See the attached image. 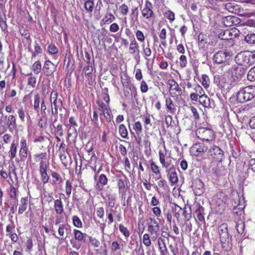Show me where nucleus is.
I'll use <instances>...</instances> for the list:
<instances>
[{
    "label": "nucleus",
    "mask_w": 255,
    "mask_h": 255,
    "mask_svg": "<svg viewBox=\"0 0 255 255\" xmlns=\"http://www.w3.org/2000/svg\"><path fill=\"white\" fill-rule=\"evenodd\" d=\"M92 122L93 125L96 127H99V122H98V115L97 113V111L96 110H95L93 112V115L92 118H91Z\"/></svg>",
    "instance_id": "obj_45"
},
{
    "label": "nucleus",
    "mask_w": 255,
    "mask_h": 255,
    "mask_svg": "<svg viewBox=\"0 0 255 255\" xmlns=\"http://www.w3.org/2000/svg\"><path fill=\"white\" fill-rule=\"evenodd\" d=\"M96 103L99 106V110L101 111L102 113L110 110L109 104H105L100 100H97Z\"/></svg>",
    "instance_id": "obj_37"
},
{
    "label": "nucleus",
    "mask_w": 255,
    "mask_h": 255,
    "mask_svg": "<svg viewBox=\"0 0 255 255\" xmlns=\"http://www.w3.org/2000/svg\"><path fill=\"white\" fill-rule=\"evenodd\" d=\"M94 2L92 0H86L84 3V7L87 12H91L94 8Z\"/></svg>",
    "instance_id": "obj_36"
},
{
    "label": "nucleus",
    "mask_w": 255,
    "mask_h": 255,
    "mask_svg": "<svg viewBox=\"0 0 255 255\" xmlns=\"http://www.w3.org/2000/svg\"><path fill=\"white\" fill-rule=\"evenodd\" d=\"M208 148V145L204 143H197L191 146L190 148V152L192 155L197 156L200 153L207 152Z\"/></svg>",
    "instance_id": "obj_11"
},
{
    "label": "nucleus",
    "mask_w": 255,
    "mask_h": 255,
    "mask_svg": "<svg viewBox=\"0 0 255 255\" xmlns=\"http://www.w3.org/2000/svg\"><path fill=\"white\" fill-rule=\"evenodd\" d=\"M110 109L108 110L107 111L103 112L102 114H100V116H101L102 115H104V117L105 118L106 121L108 122H111L113 118L112 115L110 113Z\"/></svg>",
    "instance_id": "obj_59"
},
{
    "label": "nucleus",
    "mask_w": 255,
    "mask_h": 255,
    "mask_svg": "<svg viewBox=\"0 0 255 255\" xmlns=\"http://www.w3.org/2000/svg\"><path fill=\"white\" fill-rule=\"evenodd\" d=\"M119 230L120 232L123 234V235L126 238H128L130 234L129 231L126 227L124 226L123 225L120 224L119 225Z\"/></svg>",
    "instance_id": "obj_51"
},
{
    "label": "nucleus",
    "mask_w": 255,
    "mask_h": 255,
    "mask_svg": "<svg viewBox=\"0 0 255 255\" xmlns=\"http://www.w3.org/2000/svg\"><path fill=\"white\" fill-rule=\"evenodd\" d=\"M120 10L121 12V13L124 15H126L128 14V6L125 3L122 4L121 6L120 7Z\"/></svg>",
    "instance_id": "obj_62"
},
{
    "label": "nucleus",
    "mask_w": 255,
    "mask_h": 255,
    "mask_svg": "<svg viewBox=\"0 0 255 255\" xmlns=\"http://www.w3.org/2000/svg\"><path fill=\"white\" fill-rule=\"evenodd\" d=\"M196 135L202 140L210 141L214 137L213 131L210 129L201 128L196 131Z\"/></svg>",
    "instance_id": "obj_5"
},
{
    "label": "nucleus",
    "mask_w": 255,
    "mask_h": 255,
    "mask_svg": "<svg viewBox=\"0 0 255 255\" xmlns=\"http://www.w3.org/2000/svg\"><path fill=\"white\" fill-rule=\"evenodd\" d=\"M166 155V151L159 150V157L160 163L162 165V167L165 168L167 166L172 164L171 160L168 158H165Z\"/></svg>",
    "instance_id": "obj_19"
},
{
    "label": "nucleus",
    "mask_w": 255,
    "mask_h": 255,
    "mask_svg": "<svg viewBox=\"0 0 255 255\" xmlns=\"http://www.w3.org/2000/svg\"><path fill=\"white\" fill-rule=\"evenodd\" d=\"M168 178L171 185H175L178 181L177 173L174 165L172 164L165 167Z\"/></svg>",
    "instance_id": "obj_8"
},
{
    "label": "nucleus",
    "mask_w": 255,
    "mask_h": 255,
    "mask_svg": "<svg viewBox=\"0 0 255 255\" xmlns=\"http://www.w3.org/2000/svg\"><path fill=\"white\" fill-rule=\"evenodd\" d=\"M143 243L146 247H149L151 245V241L149 235L148 234H145L143 236Z\"/></svg>",
    "instance_id": "obj_55"
},
{
    "label": "nucleus",
    "mask_w": 255,
    "mask_h": 255,
    "mask_svg": "<svg viewBox=\"0 0 255 255\" xmlns=\"http://www.w3.org/2000/svg\"><path fill=\"white\" fill-rule=\"evenodd\" d=\"M20 202L18 213L19 214H22L27 209V198H22Z\"/></svg>",
    "instance_id": "obj_25"
},
{
    "label": "nucleus",
    "mask_w": 255,
    "mask_h": 255,
    "mask_svg": "<svg viewBox=\"0 0 255 255\" xmlns=\"http://www.w3.org/2000/svg\"><path fill=\"white\" fill-rule=\"evenodd\" d=\"M55 69V65L50 60H46L42 68L44 74L46 76H51Z\"/></svg>",
    "instance_id": "obj_17"
},
{
    "label": "nucleus",
    "mask_w": 255,
    "mask_h": 255,
    "mask_svg": "<svg viewBox=\"0 0 255 255\" xmlns=\"http://www.w3.org/2000/svg\"><path fill=\"white\" fill-rule=\"evenodd\" d=\"M157 241L160 255H167L168 251L164 240L161 238H159L158 239Z\"/></svg>",
    "instance_id": "obj_23"
},
{
    "label": "nucleus",
    "mask_w": 255,
    "mask_h": 255,
    "mask_svg": "<svg viewBox=\"0 0 255 255\" xmlns=\"http://www.w3.org/2000/svg\"><path fill=\"white\" fill-rule=\"evenodd\" d=\"M72 220L74 225L77 228H81L82 226V223L79 219V218L77 216H74L72 217Z\"/></svg>",
    "instance_id": "obj_52"
},
{
    "label": "nucleus",
    "mask_w": 255,
    "mask_h": 255,
    "mask_svg": "<svg viewBox=\"0 0 255 255\" xmlns=\"http://www.w3.org/2000/svg\"><path fill=\"white\" fill-rule=\"evenodd\" d=\"M53 92L51 94V114L53 116H57L58 114V108L61 107L62 105L61 99L57 100V93H55L52 97Z\"/></svg>",
    "instance_id": "obj_13"
},
{
    "label": "nucleus",
    "mask_w": 255,
    "mask_h": 255,
    "mask_svg": "<svg viewBox=\"0 0 255 255\" xmlns=\"http://www.w3.org/2000/svg\"><path fill=\"white\" fill-rule=\"evenodd\" d=\"M248 166V173L250 170H252L254 172H255V158H252L249 161Z\"/></svg>",
    "instance_id": "obj_54"
},
{
    "label": "nucleus",
    "mask_w": 255,
    "mask_h": 255,
    "mask_svg": "<svg viewBox=\"0 0 255 255\" xmlns=\"http://www.w3.org/2000/svg\"><path fill=\"white\" fill-rule=\"evenodd\" d=\"M133 128L136 132V134L139 135L142 130V127L141 123L139 121L136 122L133 125Z\"/></svg>",
    "instance_id": "obj_42"
},
{
    "label": "nucleus",
    "mask_w": 255,
    "mask_h": 255,
    "mask_svg": "<svg viewBox=\"0 0 255 255\" xmlns=\"http://www.w3.org/2000/svg\"><path fill=\"white\" fill-rule=\"evenodd\" d=\"M117 184L119 188V192L125 193L128 188V179L127 177L122 174L117 177Z\"/></svg>",
    "instance_id": "obj_12"
},
{
    "label": "nucleus",
    "mask_w": 255,
    "mask_h": 255,
    "mask_svg": "<svg viewBox=\"0 0 255 255\" xmlns=\"http://www.w3.org/2000/svg\"><path fill=\"white\" fill-rule=\"evenodd\" d=\"M233 213L237 216H241L244 213V208L241 207L240 205H238L237 206L234 207Z\"/></svg>",
    "instance_id": "obj_48"
},
{
    "label": "nucleus",
    "mask_w": 255,
    "mask_h": 255,
    "mask_svg": "<svg viewBox=\"0 0 255 255\" xmlns=\"http://www.w3.org/2000/svg\"><path fill=\"white\" fill-rule=\"evenodd\" d=\"M135 36L137 39L140 42H143L145 40V36L143 32L139 30L136 31Z\"/></svg>",
    "instance_id": "obj_56"
},
{
    "label": "nucleus",
    "mask_w": 255,
    "mask_h": 255,
    "mask_svg": "<svg viewBox=\"0 0 255 255\" xmlns=\"http://www.w3.org/2000/svg\"><path fill=\"white\" fill-rule=\"evenodd\" d=\"M31 75L28 79V85L31 86L33 88L35 87L36 83V78L32 76L31 73L29 74Z\"/></svg>",
    "instance_id": "obj_58"
},
{
    "label": "nucleus",
    "mask_w": 255,
    "mask_h": 255,
    "mask_svg": "<svg viewBox=\"0 0 255 255\" xmlns=\"http://www.w3.org/2000/svg\"><path fill=\"white\" fill-rule=\"evenodd\" d=\"M16 189L13 185H11L8 190L9 197L11 198L15 199L16 197Z\"/></svg>",
    "instance_id": "obj_50"
},
{
    "label": "nucleus",
    "mask_w": 255,
    "mask_h": 255,
    "mask_svg": "<svg viewBox=\"0 0 255 255\" xmlns=\"http://www.w3.org/2000/svg\"><path fill=\"white\" fill-rule=\"evenodd\" d=\"M250 56L248 54V52H244L238 53L236 57V61L239 65L251 66L250 61Z\"/></svg>",
    "instance_id": "obj_14"
},
{
    "label": "nucleus",
    "mask_w": 255,
    "mask_h": 255,
    "mask_svg": "<svg viewBox=\"0 0 255 255\" xmlns=\"http://www.w3.org/2000/svg\"><path fill=\"white\" fill-rule=\"evenodd\" d=\"M167 84L169 86L170 91L175 90L178 91L180 90V88L177 83L173 79H169L167 81Z\"/></svg>",
    "instance_id": "obj_29"
},
{
    "label": "nucleus",
    "mask_w": 255,
    "mask_h": 255,
    "mask_svg": "<svg viewBox=\"0 0 255 255\" xmlns=\"http://www.w3.org/2000/svg\"><path fill=\"white\" fill-rule=\"evenodd\" d=\"M40 98L39 94H36L34 97V109L36 113H38L40 111V104H41Z\"/></svg>",
    "instance_id": "obj_30"
},
{
    "label": "nucleus",
    "mask_w": 255,
    "mask_h": 255,
    "mask_svg": "<svg viewBox=\"0 0 255 255\" xmlns=\"http://www.w3.org/2000/svg\"><path fill=\"white\" fill-rule=\"evenodd\" d=\"M179 60L180 67H185L187 63L186 57L185 55H181L179 58Z\"/></svg>",
    "instance_id": "obj_63"
},
{
    "label": "nucleus",
    "mask_w": 255,
    "mask_h": 255,
    "mask_svg": "<svg viewBox=\"0 0 255 255\" xmlns=\"http://www.w3.org/2000/svg\"><path fill=\"white\" fill-rule=\"evenodd\" d=\"M159 36L160 38L162 40L161 42V44L164 46H166V42L165 39L166 38V30L165 28H163L161 30L159 34Z\"/></svg>",
    "instance_id": "obj_40"
},
{
    "label": "nucleus",
    "mask_w": 255,
    "mask_h": 255,
    "mask_svg": "<svg viewBox=\"0 0 255 255\" xmlns=\"http://www.w3.org/2000/svg\"><path fill=\"white\" fill-rule=\"evenodd\" d=\"M48 50L51 54H55L58 52V49L53 44H50L48 45Z\"/></svg>",
    "instance_id": "obj_53"
},
{
    "label": "nucleus",
    "mask_w": 255,
    "mask_h": 255,
    "mask_svg": "<svg viewBox=\"0 0 255 255\" xmlns=\"http://www.w3.org/2000/svg\"><path fill=\"white\" fill-rule=\"evenodd\" d=\"M51 176L54 179L53 182L55 184H59L62 182V178L60 175L56 172H52Z\"/></svg>",
    "instance_id": "obj_43"
},
{
    "label": "nucleus",
    "mask_w": 255,
    "mask_h": 255,
    "mask_svg": "<svg viewBox=\"0 0 255 255\" xmlns=\"http://www.w3.org/2000/svg\"><path fill=\"white\" fill-rule=\"evenodd\" d=\"M208 157L216 162H220L224 158L223 151L218 146L212 145L207 151Z\"/></svg>",
    "instance_id": "obj_4"
},
{
    "label": "nucleus",
    "mask_w": 255,
    "mask_h": 255,
    "mask_svg": "<svg viewBox=\"0 0 255 255\" xmlns=\"http://www.w3.org/2000/svg\"><path fill=\"white\" fill-rule=\"evenodd\" d=\"M192 188L194 194L197 196L202 195L205 190L204 184L201 180L199 178L193 180L192 184Z\"/></svg>",
    "instance_id": "obj_15"
},
{
    "label": "nucleus",
    "mask_w": 255,
    "mask_h": 255,
    "mask_svg": "<svg viewBox=\"0 0 255 255\" xmlns=\"http://www.w3.org/2000/svg\"><path fill=\"white\" fill-rule=\"evenodd\" d=\"M152 4L148 0L145 1L143 7H140L141 15L143 17L146 19H150L154 17V12L152 10Z\"/></svg>",
    "instance_id": "obj_7"
},
{
    "label": "nucleus",
    "mask_w": 255,
    "mask_h": 255,
    "mask_svg": "<svg viewBox=\"0 0 255 255\" xmlns=\"http://www.w3.org/2000/svg\"><path fill=\"white\" fill-rule=\"evenodd\" d=\"M245 40L249 44H255V34H249L246 36Z\"/></svg>",
    "instance_id": "obj_44"
},
{
    "label": "nucleus",
    "mask_w": 255,
    "mask_h": 255,
    "mask_svg": "<svg viewBox=\"0 0 255 255\" xmlns=\"http://www.w3.org/2000/svg\"><path fill=\"white\" fill-rule=\"evenodd\" d=\"M194 90L195 91V93H196L198 95H203L205 94V92L203 88L199 85H196L195 87L194 88Z\"/></svg>",
    "instance_id": "obj_64"
},
{
    "label": "nucleus",
    "mask_w": 255,
    "mask_h": 255,
    "mask_svg": "<svg viewBox=\"0 0 255 255\" xmlns=\"http://www.w3.org/2000/svg\"><path fill=\"white\" fill-rule=\"evenodd\" d=\"M28 148H20L19 155L20 160L24 161L27 156Z\"/></svg>",
    "instance_id": "obj_46"
},
{
    "label": "nucleus",
    "mask_w": 255,
    "mask_h": 255,
    "mask_svg": "<svg viewBox=\"0 0 255 255\" xmlns=\"http://www.w3.org/2000/svg\"><path fill=\"white\" fill-rule=\"evenodd\" d=\"M232 59V54L227 51L221 50L216 52L213 56L214 62L218 64H224L225 67H229V62Z\"/></svg>",
    "instance_id": "obj_3"
},
{
    "label": "nucleus",
    "mask_w": 255,
    "mask_h": 255,
    "mask_svg": "<svg viewBox=\"0 0 255 255\" xmlns=\"http://www.w3.org/2000/svg\"><path fill=\"white\" fill-rule=\"evenodd\" d=\"M54 210L57 214H61L64 212L63 204L60 199L54 201Z\"/></svg>",
    "instance_id": "obj_22"
},
{
    "label": "nucleus",
    "mask_w": 255,
    "mask_h": 255,
    "mask_svg": "<svg viewBox=\"0 0 255 255\" xmlns=\"http://www.w3.org/2000/svg\"><path fill=\"white\" fill-rule=\"evenodd\" d=\"M16 152H17V144L13 141L11 144L10 150L9 151V156L11 159H13L15 157Z\"/></svg>",
    "instance_id": "obj_34"
},
{
    "label": "nucleus",
    "mask_w": 255,
    "mask_h": 255,
    "mask_svg": "<svg viewBox=\"0 0 255 255\" xmlns=\"http://www.w3.org/2000/svg\"><path fill=\"white\" fill-rule=\"evenodd\" d=\"M108 182V178L106 176L103 174H102L99 176V182L96 185V188L99 190H102L103 186L106 185Z\"/></svg>",
    "instance_id": "obj_21"
},
{
    "label": "nucleus",
    "mask_w": 255,
    "mask_h": 255,
    "mask_svg": "<svg viewBox=\"0 0 255 255\" xmlns=\"http://www.w3.org/2000/svg\"><path fill=\"white\" fill-rule=\"evenodd\" d=\"M247 77L249 81H254L255 80V66L250 70Z\"/></svg>",
    "instance_id": "obj_49"
},
{
    "label": "nucleus",
    "mask_w": 255,
    "mask_h": 255,
    "mask_svg": "<svg viewBox=\"0 0 255 255\" xmlns=\"http://www.w3.org/2000/svg\"><path fill=\"white\" fill-rule=\"evenodd\" d=\"M199 102L204 107H208L210 106V98L205 94L199 96Z\"/></svg>",
    "instance_id": "obj_27"
},
{
    "label": "nucleus",
    "mask_w": 255,
    "mask_h": 255,
    "mask_svg": "<svg viewBox=\"0 0 255 255\" xmlns=\"http://www.w3.org/2000/svg\"><path fill=\"white\" fill-rule=\"evenodd\" d=\"M47 156L46 152H41L33 155L34 160L39 163V169L48 167L49 163Z\"/></svg>",
    "instance_id": "obj_9"
},
{
    "label": "nucleus",
    "mask_w": 255,
    "mask_h": 255,
    "mask_svg": "<svg viewBox=\"0 0 255 255\" xmlns=\"http://www.w3.org/2000/svg\"><path fill=\"white\" fill-rule=\"evenodd\" d=\"M147 231L151 235L156 237L159 231V225L156 220L153 218H149L147 220Z\"/></svg>",
    "instance_id": "obj_10"
},
{
    "label": "nucleus",
    "mask_w": 255,
    "mask_h": 255,
    "mask_svg": "<svg viewBox=\"0 0 255 255\" xmlns=\"http://www.w3.org/2000/svg\"><path fill=\"white\" fill-rule=\"evenodd\" d=\"M212 170L217 175L221 176L225 174V169L221 164H218L217 167L213 168Z\"/></svg>",
    "instance_id": "obj_32"
},
{
    "label": "nucleus",
    "mask_w": 255,
    "mask_h": 255,
    "mask_svg": "<svg viewBox=\"0 0 255 255\" xmlns=\"http://www.w3.org/2000/svg\"><path fill=\"white\" fill-rule=\"evenodd\" d=\"M255 96V87L248 86L241 90L237 94V100L241 103H244L252 100Z\"/></svg>",
    "instance_id": "obj_2"
},
{
    "label": "nucleus",
    "mask_w": 255,
    "mask_h": 255,
    "mask_svg": "<svg viewBox=\"0 0 255 255\" xmlns=\"http://www.w3.org/2000/svg\"><path fill=\"white\" fill-rule=\"evenodd\" d=\"M47 125V118L46 117V115H42V117L40 118L39 122L38 125L41 128H44L46 127Z\"/></svg>",
    "instance_id": "obj_57"
},
{
    "label": "nucleus",
    "mask_w": 255,
    "mask_h": 255,
    "mask_svg": "<svg viewBox=\"0 0 255 255\" xmlns=\"http://www.w3.org/2000/svg\"><path fill=\"white\" fill-rule=\"evenodd\" d=\"M41 64L39 61H37L34 63L32 66V70L35 74H39L41 70Z\"/></svg>",
    "instance_id": "obj_33"
},
{
    "label": "nucleus",
    "mask_w": 255,
    "mask_h": 255,
    "mask_svg": "<svg viewBox=\"0 0 255 255\" xmlns=\"http://www.w3.org/2000/svg\"><path fill=\"white\" fill-rule=\"evenodd\" d=\"M115 19V16L111 13H107L104 18L102 19V21L104 22L105 24H109L111 23Z\"/></svg>",
    "instance_id": "obj_35"
},
{
    "label": "nucleus",
    "mask_w": 255,
    "mask_h": 255,
    "mask_svg": "<svg viewBox=\"0 0 255 255\" xmlns=\"http://www.w3.org/2000/svg\"><path fill=\"white\" fill-rule=\"evenodd\" d=\"M166 107L170 113H174L176 111V108L172 100L168 98L165 100Z\"/></svg>",
    "instance_id": "obj_28"
},
{
    "label": "nucleus",
    "mask_w": 255,
    "mask_h": 255,
    "mask_svg": "<svg viewBox=\"0 0 255 255\" xmlns=\"http://www.w3.org/2000/svg\"><path fill=\"white\" fill-rule=\"evenodd\" d=\"M58 234L60 236H63L65 234V232L66 233L67 237V235L69 234L71 232L70 227L64 224H61L58 230Z\"/></svg>",
    "instance_id": "obj_24"
},
{
    "label": "nucleus",
    "mask_w": 255,
    "mask_h": 255,
    "mask_svg": "<svg viewBox=\"0 0 255 255\" xmlns=\"http://www.w3.org/2000/svg\"><path fill=\"white\" fill-rule=\"evenodd\" d=\"M151 169L155 174L159 175V177H158V179L161 178L159 167L153 162L151 163Z\"/></svg>",
    "instance_id": "obj_38"
},
{
    "label": "nucleus",
    "mask_w": 255,
    "mask_h": 255,
    "mask_svg": "<svg viewBox=\"0 0 255 255\" xmlns=\"http://www.w3.org/2000/svg\"><path fill=\"white\" fill-rule=\"evenodd\" d=\"M142 48L144 57L145 59H147V57L150 56L151 55V50L149 47V45H148L147 47H145V44H143L142 45Z\"/></svg>",
    "instance_id": "obj_39"
},
{
    "label": "nucleus",
    "mask_w": 255,
    "mask_h": 255,
    "mask_svg": "<svg viewBox=\"0 0 255 255\" xmlns=\"http://www.w3.org/2000/svg\"><path fill=\"white\" fill-rule=\"evenodd\" d=\"M204 209L200 205H197L196 206L195 214L198 220L200 222H204L205 218L204 216Z\"/></svg>",
    "instance_id": "obj_20"
},
{
    "label": "nucleus",
    "mask_w": 255,
    "mask_h": 255,
    "mask_svg": "<svg viewBox=\"0 0 255 255\" xmlns=\"http://www.w3.org/2000/svg\"><path fill=\"white\" fill-rule=\"evenodd\" d=\"M240 34V31L236 28L222 30L219 34V38L222 40H229L237 37Z\"/></svg>",
    "instance_id": "obj_6"
},
{
    "label": "nucleus",
    "mask_w": 255,
    "mask_h": 255,
    "mask_svg": "<svg viewBox=\"0 0 255 255\" xmlns=\"http://www.w3.org/2000/svg\"><path fill=\"white\" fill-rule=\"evenodd\" d=\"M74 237L76 240L79 241H83L86 239L87 235L82 233L80 231L74 230Z\"/></svg>",
    "instance_id": "obj_31"
},
{
    "label": "nucleus",
    "mask_w": 255,
    "mask_h": 255,
    "mask_svg": "<svg viewBox=\"0 0 255 255\" xmlns=\"http://www.w3.org/2000/svg\"><path fill=\"white\" fill-rule=\"evenodd\" d=\"M129 52L130 54L133 56L134 59L137 62L139 61V45L135 39L131 41L129 46Z\"/></svg>",
    "instance_id": "obj_16"
},
{
    "label": "nucleus",
    "mask_w": 255,
    "mask_h": 255,
    "mask_svg": "<svg viewBox=\"0 0 255 255\" xmlns=\"http://www.w3.org/2000/svg\"><path fill=\"white\" fill-rule=\"evenodd\" d=\"M5 119H7L6 126L8 128L9 131L12 132L14 130L17 128V125L16 122V118L13 115H9V116H5Z\"/></svg>",
    "instance_id": "obj_18"
},
{
    "label": "nucleus",
    "mask_w": 255,
    "mask_h": 255,
    "mask_svg": "<svg viewBox=\"0 0 255 255\" xmlns=\"http://www.w3.org/2000/svg\"><path fill=\"white\" fill-rule=\"evenodd\" d=\"M218 232L222 249L225 252L230 251L232 248V244L231 237L228 233L227 225L225 223L221 224L218 228Z\"/></svg>",
    "instance_id": "obj_1"
},
{
    "label": "nucleus",
    "mask_w": 255,
    "mask_h": 255,
    "mask_svg": "<svg viewBox=\"0 0 255 255\" xmlns=\"http://www.w3.org/2000/svg\"><path fill=\"white\" fill-rule=\"evenodd\" d=\"M78 132L76 127H70L68 131V135L69 137L71 136L72 135H74L75 136H77Z\"/></svg>",
    "instance_id": "obj_61"
},
{
    "label": "nucleus",
    "mask_w": 255,
    "mask_h": 255,
    "mask_svg": "<svg viewBox=\"0 0 255 255\" xmlns=\"http://www.w3.org/2000/svg\"><path fill=\"white\" fill-rule=\"evenodd\" d=\"M157 185L163 190H167L168 185L166 181L164 179H160L157 182Z\"/></svg>",
    "instance_id": "obj_60"
},
{
    "label": "nucleus",
    "mask_w": 255,
    "mask_h": 255,
    "mask_svg": "<svg viewBox=\"0 0 255 255\" xmlns=\"http://www.w3.org/2000/svg\"><path fill=\"white\" fill-rule=\"evenodd\" d=\"M202 84L204 88H207L209 86L210 79L207 75L204 74L202 76Z\"/></svg>",
    "instance_id": "obj_47"
},
{
    "label": "nucleus",
    "mask_w": 255,
    "mask_h": 255,
    "mask_svg": "<svg viewBox=\"0 0 255 255\" xmlns=\"http://www.w3.org/2000/svg\"><path fill=\"white\" fill-rule=\"evenodd\" d=\"M119 133L121 136L123 138H126L128 136V131L126 127L123 124L120 125L119 126Z\"/></svg>",
    "instance_id": "obj_41"
},
{
    "label": "nucleus",
    "mask_w": 255,
    "mask_h": 255,
    "mask_svg": "<svg viewBox=\"0 0 255 255\" xmlns=\"http://www.w3.org/2000/svg\"><path fill=\"white\" fill-rule=\"evenodd\" d=\"M47 168H48L39 169L41 180L43 184L47 183L49 179V177L47 172Z\"/></svg>",
    "instance_id": "obj_26"
}]
</instances>
